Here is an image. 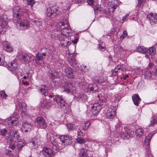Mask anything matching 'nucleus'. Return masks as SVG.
I'll list each match as a JSON object with an SVG mask.
<instances>
[{"label":"nucleus","mask_w":157,"mask_h":157,"mask_svg":"<svg viewBox=\"0 0 157 157\" xmlns=\"http://www.w3.org/2000/svg\"><path fill=\"white\" fill-rule=\"evenodd\" d=\"M25 10L24 8H20L18 6H16L13 10V19L17 21V26L20 30L28 29L29 26V22L26 20L22 19L23 16L22 15L25 12Z\"/></svg>","instance_id":"obj_1"},{"label":"nucleus","mask_w":157,"mask_h":157,"mask_svg":"<svg viewBox=\"0 0 157 157\" xmlns=\"http://www.w3.org/2000/svg\"><path fill=\"white\" fill-rule=\"evenodd\" d=\"M49 96L51 98L50 100L51 102H48L45 99H42L40 101V104L44 108H48L53 104L58 105L59 107L61 109L65 106L66 102L62 96L52 95Z\"/></svg>","instance_id":"obj_2"},{"label":"nucleus","mask_w":157,"mask_h":157,"mask_svg":"<svg viewBox=\"0 0 157 157\" xmlns=\"http://www.w3.org/2000/svg\"><path fill=\"white\" fill-rule=\"evenodd\" d=\"M19 121L18 117L13 115L8 118L6 119L5 121V123L9 127L15 126L18 124Z\"/></svg>","instance_id":"obj_3"},{"label":"nucleus","mask_w":157,"mask_h":157,"mask_svg":"<svg viewBox=\"0 0 157 157\" xmlns=\"http://www.w3.org/2000/svg\"><path fill=\"white\" fill-rule=\"evenodd\" d=\"M60 13L58 7L54 6L48 8L46 12L47 16L51 18H54Z\"/></svg>","instance_id":"obj_4"},{"label":"nucleus","mask_w":157,"mask_h":157,"mask_svg":"<svg viewBox=\"0 0 157 157\" xmlns=\"http://www.w3.org/2000/svg\"><path fill=\"white\" fill-rule=\"evenodd\" d=\"M16 108L19 109V110L21 112V115L22 116L26 117H31V114L26 111L27 106L25 103L23 102L19 103L18 105L16 106Z\"/></svg>","instance_id":"obj_5"},{"label":"nucleus","mask_w":157,"mask_h":157,"mask_svg":"<svg viewBox=\"0 0 157 157\" xmlns=\"http://www.w3.org/2000/svg\"><path fill=\"white\" fill-rule=\"evenodd\" d=\"M8 19L7 15H5L0 17V26L1 27L0 28V34L3 31V28H8Z\"/></svg>","instance_id":"obj_6"},{"label":"nucleus","mask_w":157,"mask_h":157,"mask_svg":"<svg viewBox=\"0 0 157 157\" xmlns=\"http://www.w3.org/2000/svg\"><path fill=\"white\" fill-rule=\"evenodd\" d=\"M33 56L31 54L21 52L18 54L17 58L20 60H23L25 62L28 63L31 60V59Z\"/></svg>","instance_id":"obj_7"},{"label":"nucleus","mask_w":157,"mask_h":157,"mask_svg":"<svg viewBox=\"0 0 157 157\" xmlns=\"http://www.w3.org/2000/svg\"><path fill=\"white\" fill-rule=\"evenodd\" d=\"M116 109L113 106H111L107 109L106 113L107 117L112 119L116 116Z\"/></svg>","instance_id":"obj_8"},{"label":"nucleus","mask_w":157,"mask_h":157,"mask_svg":"<svg viewBox=\"0 0 157 157\" xmlns=\"http://www.w3.org/2000/svg\"><path fill=\"white\" fill-rule=\"evenodd\" d=\"M153 136V135L151 134H150L148 135L145 138L144 140V142L145 145L146 146V152L148 154L149 156L151 155H152L151 154V151L150 150V142Z\"/></svg>","instance_id":"obj_9"},{"label":"nucleus","mask_w":157,"mask_h":157,"mask_svg":"<svg viewBox=\"0 0 157 157\" xmlns=\"http://www.w3.org/2000/svg\"><path fill=\"white\" fill-rule=\"evenodd\" d=\"M64 73L69 78H72L75 77V73L73 69L69 67H67L64 69Z\"/></svg>","instance_id":"obj_10"},{"label":"nucleus","mask_w":157,"mask_h":157,"mask_svg":"<svg viewBox=\"0 0 157 157\" xmlns=\"http://www.w3.org/2000/svg\"><path fill=\"white\" fill-rule=\"evenodd\" d=\"M36 121L39 127L41 128H44L46 127L47 124L45 120L42 117H38Z\"/></svg>","instance_id":"obj_11"},{"label":"nucleus","mask_w":157,"mask_h":157,"mask_svg":"<svg viewBox=\"0 0 157 157\" xmlns=\"http://www.w3.org/2000/svg\"><path fill=\"white\" fill-rule=\"evenodd\" d=\"M59 139L60 141L65 145H68L71 144V136H69L67 135H62L60 136Z\"/></svg>","instance_id":"obj_12"},{"label":"nucleus","mask_w":157,"mask_h":157,"mask_svg":"<svg viewBox=\"0 0 157 157\" xmlns=\"http://www.w3.org/2000/svg\"><path fill=\"white\" fill-rule=\"evenodd\" d=\"M64 91L69 93H75V88L72 83L68 82L64 86Z\"/></svg>","instance_id":"obj_13"},{"label":"nucleus","mask_w":157,"mask_h":157,"mask_svg":"<svg viewBox=\"0 0 157 157\" xmlns=\"http://www.w3.org/2000/svg\"><path fill=\"white\" fill-rule=\"evenodd\" d=\"M103 104H99L98 103L94 104L92 107L91 111L93 115H96L98 114L101 108V105Z\"/></svg>","instance_id":"obj_14"},{"label":"nucleus","mask_w":157,"mask_h":157,"mask_svg":"<svg viewBox=\"0 0 157 157\" xmlns=\"http://www.w3.org/2000/svg\"><path fill=\"white\" fill-rule=\"evenodd\" d=\"M43 56L41 53H38L36 54L34 59L37 65L40 66H43L44 65V63L43 60Z\"/></svg>","instance_id":"obj_15"},{"label":"nucleus","mask_w":157,"mask_h":157,"mask_svg":"<svg viewBox=\"0 0 157 157\" xmlns=\"http://www.w3.org/2000/svg\"><path fill=\"white\" fill-rule=\"evenodd\" d=\"M59 39L61 44L63 46H66L70 44V43L68 41V39L67 36H63V34H60Z\"/></svg>","instance_id":"obj_16"},{"label":"nucleus","mask_w":157,"mask_h":157,"mask_svg":"<svg viewBox=\"0 0 157 157\" xmlns=\"http://www.w3.org/2000/svg\"><path fill=\"white\" fill-rule=\"evenodd\" d=\"M43 156L46 157H52L53 155V152L52 150L48 147H44L41 152Z\"/></svg>","instance_id":"obj_17"},{"label":"nucleus","mask_w":157,"mask_h":157,"mask_svg":"<svg viewBox=\"0 0 157 157\" xmlns=\"http://www.w3.org/2000/svg\"><path fill=\"white\" fill-rule=\"evenodd\" d=\"M147 19L150 22L153 24L157 22V14L151 13L147 15Z\"/></svg>","instance_id":"obj_18"},{"label":"nucleus","mask_w":157,"mask_h":157,"mask_svg":"<svg viewBox=\"0 0 157 157\" xmlns=\"http://www.w3.org/2000/svg\"><path fill=\"white\" fill-rule=\"evenodd\" d=\"M32 127V125L27 122H24L22 124L21 130L23 132L29 131Z\"/></svg>","instance_id":"obj_19"},{"label":"nucleus","mask_w":157,"mask_h":157,"mask_svg":"<svg viewBox=\"0 0 157 157\" xmlns=\"http://www.w3.org/2000/svg\"><path fill=\"white\" fill-rule=\"evenodd\" d=\"M48 75L50 78L53 79L57 78L60 77V76L59 71L54 69H50L48 71Z\"/></svg>","instance_id":"obj_20"},{"label":"nucleus","mask_w":157,"mask_h":157,"mask_svg":"<svg viewBox=\"0 0 157 157\" xmlns=\"http://www.w3.org/2000/svg\"><path fill=\"white\" fill-rule=\"evenodd\" d=\"M19 65L15 61H13L9 64L8 69L11 71H14L17 70Z\"/></svg>","instance_id":"obj_21"},{"label":"nucleus","mask_w":157,"mask_h":157,"mask_svg":"<svg viewBox=\"0 0 157 157\" xmlns=\"http://www.w3.org/2000/svg\"><path fill=\"white\" fill-rule=\"evenodd\" d=\"M61 34H63V36H70L71 35L70 33H71V30L70 27H64L63 28V29H62L61 30Z\"/></svg>","instance_id":"obj_22"},{"label":"nucleus","mask_w":157,"mask_h":157,"mask_svg":"<svg viewBox=\"0 0 157 157\" xmlns=\"http://www.w3.org/2000/svg\"><path fill=\"white\" fill-rule=\"evenodd\" d=\"M75 97L78 101H81L83 102L86 101L88 98L87 96L84 93H80Z\"/></svg>","instance_id":"obj_23"},{"label":"nucleus","mask_w":157,"mask_h":157,"mask_svg":"<svg viewBox=\"0 0 157 157\" xmlns=\"http://www.w3.org/2000/svg\"><path fill=\"white\" fill-rule=\"evenodd\" d=\"M132 98L134 105L138 106L141 101L139 95L138 94H134L132 96Z\"/></svg>","instance_id":"obj_24"},{"label":"nucleus","mask_w":157,"mask_h":157,"mask_svg":"<svg viewBox=\"0 0 157 157\" xmlns=\"http://www.w3.org/2000/svg\"><path fill=\"white\" fill-rule=\"evenodd\" d=\"M2 45L3 46L4 48L6 51L10 52L13 51V48L10 44H8L7 41H3L2 42Z\"/></svg>","instance_id":"obj_25"},{"label":"nucleus","mask_w":157,"mask_h":157,"mask_svg":"<svg viewBox=\"0 0 157 157\" xmlns=\"http://www.w3.org/2000/svg\"><path fill=\"white\" fill-rule=\"evenodd\" d=\"M98 88L95 84H90L88 85L87 90L89 91H92V93L95 92L98 90Z\"/></svg>","instance_id":"obj_26"},{"label":"nucleus","mask_w":157,"mask_h":157,"mask_svg":"<svg viewBox=\"0 0 157 157\" xmlns=\"http://www.w3.org/2000/svg\"><path fill=\"white\" fill-rule=\"evenodd\" d=\"M75 56L74 55H70L68 57V60L71 66H74L77 63V61L75 58Z\"/></svg>","instance_id":"obj_27"},{"label":"nucleus","mask_w":157,"mask_h":157,"mask_svg":"<svg viewBox=\"0 0 157 157\" xmlns=\"http://www.w3.org/2000/svg\"><path fill=\"white\" fill-rule=\"evenodd\" d=\"M64 27H68V22L67 21L65 22L60 21L56 25V29H58V31L60 32L61 31L60 29H63V28Z\"/></svg>","instance_id":"obj_28"},{"label":"nucleus","mask_w":157,"mask_h":157,"mask_svg":"<svg viewBox=\"0 0 157 157\" xmlns=\"http://www.w3.org/2000/svg\"><path fill=\"white\" fill-rule=\"evenodd\" d=\"M48 87L44 85L41 86L40 91L43 95L46 96L48 95Z\"/></svg>","instance_id":"obj_29"},{"label":"nucleus","mask_w":157,"mask_h":157,"mask_svg":"<svg viewBox=\"0 0 157 157\" xmlns=\"http://www.w3.org/2000/svg\"><path fill=\"white\" fill-rule=\"evenodd\" d=\"M121 67H122L121 65H117L113 72V74L114 75H116L117 74H119L122 71Z\"/></svg>","instance_id":"obj_30"},{"label":"nucleus","mask_w":157,"mask_h":157,"mask_svg":"<svg viewBox=\"0 0 157 157\" xmlns=\"http://www.w3.org/2000/svg\"><path fill=\"white\" fill-rule=\"evenodd\" d=\"M147 49L145 47L143 46H138L137 49L136 51L140 53H142L143 54L147 53Z\"/></svg>","instance_id":"obj_31"},{"label":"nucleus","mask_w":157,"mask_h":157,"mask_svg":"<svg viewBox=\"0 0 157 157\" xmlns=\"http://www.w3.org/2000/svg\"><path fill=\"white\" fill-rule=\"evenodd\" d=\"M120 135L124 139H129L131 137V134L129 132H127L125 131L124 132L123 131L121 133Z\"/></svg>","instance_id":"obj_32"},{"label":"nucleus","mask_w":157,"mask_h":157,"mask_svg":"<svg viewBox=\"0 0 157 157\" xmlns=\"http://www.w3.org/2000/svg\"><path fill=\"white\" fill-rule=\"evenodd\" d=\"M34 147H37L40 144V137H36L32 143Z\"/></svg>","instance_id":"obj_33"},{"label":"nucleus","mask_w":157,"mask_h":157,"mask_svg":"<svg viewBox=\"0 0 157 157\" xmlns=\"http://www.w3.org/2000/svg\"><path fill=\"white\" fill-rule=\"evenodd\" d=\"M144 132L142 128H139L136 130L135 134L136 136H141L143 135Z\"/></svg>","instance_id":"obj_34"},{"label":"nucleus","mask_w":157,"mask_h":157,"mask_svg":"<svg viewBox=\"0 0 157 157\" xmlns=\"http://www.w3.org/2000/svg\"><path fill=\"white\" fill-rule=\"evenodd\" d=\"M66 126L69 131H74L76 128V126L75 124L71 123H67Z\"/></svg>","instance_id":"obj_35"},{"label":"nucleus","mask_w":157,"mask_h":157,"mask_svg":"<svg viewBox=\"0 0 157 157\" xmlns=\"http://www.w3.org/2000/svg\"><path fill=\"white\" fill-rule=\"evenodd\" d=\"M156 52V49L154 47L150 48L149 49H147V51L146 53H148L151 54V55H154Z\"/></svg>","instance_id":"obj_36"},{"label":"nucleus","mask_w":157,"mask_h":157,"mask_svg":"<svg viewBox=\"0 0 157 157\" xmlns=\"http://www.w3.org/2000/svg\"><path fill=\"white\" fill-rule=\"evenodd\" d=\"M24 141L21 140H19L17 143V149L18 150H20L24 146Z\"/></svg>","instance_id":"obj_37"},{"label":"nucleus","mask_w":157,"mask_h":157,"mask_svg":"<svg viewBox=\"0 0 157 157\" xmlns=\"http://www.w3.org/2000/svg\"><path fill=\"white\" fill-rule=\"evenodd\" d=\"M58 29H54L51 34L52 37L53 38H58L59 39V36H60V34L59 35V34L57 33H58Z\"/></svg>","instance_id":"obj_38"},{"label":"nucleus","mask_w":157,"mask_h":157,"mask_svg":"<svg viewBox=\"0 0 157 157\" xmlns=\"http://www.w3.org/2000/svg\"><path fill=\"white\" fill-rule=\"evenodd\" d=\"M90 124V123L89 121H84L83 125V129L85 131L87 130Z\"/></svg>","instance_id":"obj_39"},{"label":"nucleus","mask_w":157,"mask_h":157,"mask_svg":"<svg viewBox=\"0 0 157 157\" xmlns=\"http://www.w3.org/2000/svg\"><path fill=\"white\" fill-rule=\"evenodd\" d=\"M86 151L84 148H82L79 150V155L80 157H86Z\"/></svg>","instance_id":"obj_40"},{"label":"nucleus","mask_w":157,"mask_h":157,"mask_svg":"<svg viewBox=\"0 0 157 157\" xmlns=\"http://www.w3.org/2000/svg\"><path fill=\"white\" fill-rule=\"evenodd\" d=\"M12 134V136H13V140L14 142L16 141L19 138V136L18 134V132L17 131H15L13 132Z\"/></svg>","instance_id":"obj_41"},{"label":"nucleus","mask_w":157,"mask_h":157,"mask_svg":"<svg viewBox=\"0 0 157 157\" xmlns=\"http://www.w3.org/2000/svg\"><path fill=\"white\" fill-rule=\"evenodd\" d=\"M98 48L102 51H104L105 50V45L103 42L100 43L98 45Z\"/></svg>","instance_id":"obj_42"},{"label":"nucleus","mask_w":157,"mask_h":157,"mask_svg":"<svg viewBox=\"0 0 157 157\" xmlns=\"http://www.w3.org/2000/svg\"><path fill=\"white\" fill-rule=\"evenodd\" d=\"M119 51L122 54H126L127 55L126 53L127 52H128V50L126 49H124V48L121 46H119L118 47Z\"/></svg>","instance_id":"obj_43"},{"label":"nucleus","mask_w":157,"mask_h":157,"mask_svg":"<svg viewBox=\"0 0 157 157\" xmlns=\"http://www.w3.org/2000/svg\"><path fill=\"white\" fill-rule=\"evenodd\" d=\"M48 49L46 48H43L40 50V53L42 54L43 56H45L46 54H47V52L48 51Z\"/></svg>","instance_id":"obj_44"},{"label":"nucleus","mask_w":157,"mask_h":157,"mask_svg":"<svg viewBox=\"0 0 157 157\" xmlns=\"http://www.w3.org/2000/svg\"><path fill=\"white\" fill-rule=\"evenodd\" d=\"M144 77L146 79H151V72L150 71L146 72L144 75Z\"/></svg>","instance_id":"obj_45"},{"label":"nucleus","mask_w":157,"mask_h":157,"mask_svg":"<svg viewBox=\"0 0 157 157\" xmlns=\"http://www.w3.org/2000/svg\"><path fill=\"white\" fill-rule=\"evenodd\" d=\"M62 4V6L63 7V9L64 10H67L68 9L69 7L70 3L68 1H67V2L63 3Z\"/></svg>","instance_id":"obj_46"},{"label":"nucleus","mask_w":157,"mask_h":157,"mask_svg":"<svg viewBox=\"0 0 157 157\" xmlns=\"http://www.w3.org/2000/svg\"><path fill=\"white\" fill-rule=\"evenodd\" d=\"M0 95L1 97L5 99L8 97V95L6 93L5 91L4 90L1 91L0 93Z\"/></svg>","instance_id":"obj_47"},{"label":"nucleus","mask_w":157,"mask_h":157,"mask_svg":"<svg viewBox=\"0 0 157 157\" xmlns=\"http://www.w3.org/2000/svg\"><path fill=\"white\" fill-rule=\"evenodd\" d=\"M128 36V33L126 31H124L123 34L120 36V39L121 40H123L124 38Z\"/></svg>","instance_id":"obj_48"},{"label":"nucleus","mask_w":157,"mask_h":157,"mask_svg":"<svg viewBox=\"0 0 157 157\" xmlns=\"http://www.w3.org/2000/svg\"><path fill=\"white\" fill-rule=\"evenodd\" d=\"M52 152L53 153H56L57 151L58 150V145H56L53 144L52 146Z\"/></svg>","instance_id":"obj_49"},{"label":"nucleus","mask_w":157,"mask_h":157,"mask_svg":"<svg viewBox=\"0 0 157 157\" xmlns=\"http://www.w3.org/2000/svg\"><path fill=\"white\" fill-rule=\"evenodd\" d=\"M27 4L28 5H29L32 8L33 5L35 3L34 0H27Z\"/></svg>","instance_id":"obj_50"},{"label":"nucleus","mask_w":157,"mask_h":157,"mask_svg":"<svg viewBox=\"0 0 157 157\" xmlns=\"http://www.w3.org/2000/svg\"><path fill=\"white\" fill-rule=\"evenodd\" d=\"M6 153L7 155L10 157H12L13 156V154L12 152L10 150H6Z\"/></svg>","instance_id":"obj_51"},{"label":"nucleus","mask_w":157,"mask_h":157,"mask_svg":"<svg viewBox=\"0 0 157 157\" xmlns=\"http://www.w3.org/2000/svg\"><path fill=\"white\" fill-rule=\"evenodd\" d=\"M33 22L35 25L39 27L41 26L42 25V22L38 20H34Z\"/></svg>","instance_id":"obj_52"},{"label":"nucleus","mask_w":157,"mask_h":157,"mask_svg":"<svg viewBox=\"0 0 157 157\" xmlns=\"http://www.w3.org/2000/svg\"><path fill=\"white\" fill-rule=\"evenodd\" d=\"M77 140L78 143L81 144L84 143L85 142V140L82 137L78 138Z\"/></svg>","instance_id":"obj_53"},{"label":"nucleus","mask_w":157,"mask_h":157,"mask_svg":"<svg viewBox=\"0 0 157 157\" xmlns=\"http://www.w3.org/2000/svg\"><path fill=\"white\" fill-rule=\"evenodd\" d=\"M56 64L58 66H62V64H63V60L61 59H59L56 62Z\"/></svg>","instance_id":"obj_54"},{"label":"nucleus","mask_w":157,"mask_h":157,"mask_svg":"<svg viewBox=\"0 0 157 157\" xmlns=\"http://www.w3.org/2000/svg\"><path fill=\"white\" fill-rule=\"evenodd\" d=\"M7 130L5 128L1 130L0 131L1 134L2 136H4L7 132Z\"/></svg>","instance_id":"obj_55"},{"label":"nucleus","mask_w":157,"mask_h":157,"mask_svg":"<svg viewBox=\"0 0 157 157\" xmlns=\"http://www.w3.org/2000/svg\"><path fill=\"white\" fill-rule=\"evenodd\" d=\"M157 123V118L156 119H153L151 121V125H153L154 124Z\"/></svg>","instance_id":"obj_56"},{"label":"nucleus","mask_w":157,"mask_h":157,"mask_svg":"<svg viewBox=\"0 0 157 157\" xmlns=\"http://www.w3.org/2000/svg\"><path fill=\"white\" fill-rule=\"evenodd\" d=\"M110 8L109 7V9H111V8H112V10L111 11H112L113 13L116 9L117 6H116L113 5V4H111V6H110Z\"/></svg>","instance_id":"obj_57"},{"label":"nucleus","mask_w":157,"mask_h":157,"mask_svg":"<svg viewBox=\"0 0 157 157\" xmlns=\"http://www.w3.org/2000/svg\"><path fill=\"white\" fill-rule=\"evenodd\" d=\"M77 134L79 136H83V133L80 129H79L77 132Z\"/></svg>","instance_id":"obj_58"},{"label":"nucleus","mask_w":157,"mask_h":157,"mask_svg":"<svg viewBox=\"0 0 157 157\" xmlns=\"http://www.w3.org/2000/svg\"><path fill=\"white\" fill-rule=\"evenodd\" d=\"M73 2L76 3H80L84 2V0H73Z\"/></svg>","instance_id":"obj_59"},{"label":"nucleus","mask_w":157,"mask_h":157,"mask_svg":"<svg viewBox=\"0 0 157 157\" xmlns=\"http://www.w3.org/2000/svg\"><path fill=\"white\" fill-rule=\"evenodd\" d=\"M87 2L90 5H92L94 3V0H87Z\"/></svg>","instance_id":"obj_60"},{"label":"nucleus","mask_w":157,"mask_h":157,"mask_svg":"<svg viewBox=\"0 0 157 157\" xmlns=\"http://www.w3.org/2000/svg\"><path fill=\"white\" fill-rule=\"evenodd\" d=\"M129 16V14L127 13L123 17L122 20L123 21H125L127 17Z\"/></svg>","instance_id":"obj_61"},{"label":"nucleus","mask_w":157,"mask_h":157,"mask_svg":"<svg viewBox=\"0 0 157 157\" xmlns=\"http://www.w3.org/2000/svg\"><path fill=\"white\" fill-rule=\"evenodd\" d=\"M10 148L13 150H14L15 148V147L13 144H10Z\"/></svg>","instance_id":"obj_62"},{"label":"nucleus","mask_w":157,"mask_h":157,"mask_svg":"<svg viewBox=\"0 0 157 157\" xmlns=\"http://www.w3.org/2000/svg\"><path fill=\"white\" fill-rule=\"evenodd\" d=\"M154 65L153 63H150L148 65V67L149 68H151Z\"/></svg>","instance_id":"obj_63"},{"label":"nucleus","mask_w":157,"mask_h":157,"mask_svg":"<svg viewBox=\"0 0 157 157\" xmlns=\"http://www.w3.org/2000/svg\"><path fill=\"white\" fill-rule=\"evenodd\" d=\"M128 75H125L124 76H123L122 77H121V79L123 78L125 80L127 78H128Z\"/></svg>","instance_id":"obj_64"}]
</instances>
